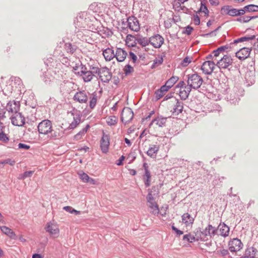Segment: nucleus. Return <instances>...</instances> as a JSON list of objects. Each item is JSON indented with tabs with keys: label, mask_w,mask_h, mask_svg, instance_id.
<instances>
[{
	"label": "nucleus",
	"mask_w": 258,
	"mask_h": 258,
	"mask_svg": "<svg viewBox=\"0 0 258 258\" xmlns=\"http://www.w3.org/2000/svg\"><path fill=\"white\" fill-rule=\"evenodd\" d=\"M185 31L183 33L187 34V35H190L191 31L193 30V28L190 26H187L185 28Z\"/></svg>",
	"instance_id": "nucleus-59"
},
{
	"label": "nucleus",
	"mask_w": 258,
	"mask_h": 258,
	"mask_svg": "<svg viewBox=\"0 0 258 258\" xmlns=\"http://www.w3.org/2000/svg\"><path fill=\"white\" fill-rule=\"evenodd\" d=\"M171 228L172 230L176 233L177 236H180L183 233V231L178 229L176 227H175L174 226V224L171 226Z\"/></svg>",
	"instance_id": "nucleus-55"
},
{
	"label": "nucleus",
	"mask_w": 258,
	"mask_h": 258,
	"mask_svg": "<svg viewBox=\"0 0 258 258\" xmlns=\"http://www.w3.org/2000/svg\"><path fill=\"white\" fill-rule=\"evenodd\" d=\"M228 15L232 17L238 16L237 9L235 8H231L230 11H229Z\"/></svg>",
	"instance_id": "nucleus-53"
},
{
	"label": "nucleus",
	"mask_w": 258,
	"mask_h": 258,
	"mask_svg": "<svg viewBox=\"0 0 258 258\" xmlns=\"http://www.w3.org/2000/svg\"><path fill=\"white\" fill-rule=\"evenodd\" d=\"M255 38V36L254 35L249 36H244L240 38H239L237 39H235L233 41V43L236 44L239 42H242L244 41H248L249 40H254Z\"/></svg>",
	"instance_id": "nucleus-27"
},
{
	"label": "nucleus",
	"mask_w": 258,
	"mask_h": 258,
	"mask_svg": "<svg viewBox=\"0 0 258 258\" xmlns=\"http://www.w3.org/2000/svg\"><path fill=\"white\" fill-rule=\"evenodd\" d=\"M156 124L158 125L160 127H162L163 126H165V123L167 121V118L166 117H163L162 116L158 117L156 118Z\"/></svg>",
	"instance_id": "nucleus-38"
},
{
	"label": "nucleus",
	"mask_w": 258,
	"mask_h": 258,
	"mask_svg": "<svg viewBox=\"0 0 258 258\" xmlns=\"http://www.w3.org/2000/svg\"><path fill=\"white\" fill-rule=\"evenodd\" d=\"M200 13H203L205 16L206 17H208L209 15V11L205 3H204L203 1H201V6L200 9L198 11L196 12L197 14H199Z\"/></svg>",
	"instance_id": "nucleus-24"
},
{
	"label": "nucleus",
	"mask_w": 258,
	"mask_h": 258,
	"mask_svg": "<svg viewBox=\"0 0 258 258\" xmlns=\"http://www.w3.org/2000/svg\"><path fill=\"white\" fill-rule=\"evenodd\" d=\"M81 71L80 72H75V74L82 76L83 75L86 73V72H88L89 70L87 68V67L83 65L82 63H81Z\"/></svg>",
	"instance_id": "nucleus-43"
},
{
	"label": "nucleus",
	"mask_w": 258,
	"mask_h": 258,
	"mask_svg": "<svg viewBox=\"0 0 258 258\" xmlns=\"http://www.w3.org/2000/svg\"><path fill=\"white\" fill-rule=\"evenodd\" d=\"M19 149H23L25 150H28L30 149V147L29 145H27L23 143H19L18 145Z\"/></svg>",
	"instance_id": "nucleus-63"
},
{
	"label": "nucleus",
	"mask_w": 258,
	"mask_h": 258,
	"mask_svg": "<svg viewBox=\"0 0 258 258\" xmlns=\"http://www.w3.org/2000/svg\"><path fill=\"white\" fill-rule=\"evenodd\" d=\"M42 77L43 78V80L45 82V84H49L51 81L50 78H48L47 75V73L46 71H44L42 73Z\"/></svg>",
	"instance_id": "nucleus-51"
},
{
	"label": "nucleus",
	"mask_w": 258,
	"mask_h": 258,
	"mask_svg": "<svg viewBox=\"0 0 258 258\" xmlns=\"http://www.w3.org/2000/svg\"><path fill=\"white\" fill-rule=\"evenodd\" d=\"M100 69L97 68V67L90 66L89 70H90L91 72H92V74H93V75L95 76V74L98 75V74L100 72Z\"/></svg>",
	"instance_id": "nucleus-54"
},
{
	"label": "nucleus",
	"mask_w": 258,
	"mask_h": 258,
	"mask_svg": "<svg viewBox=\"0 0 258 258\" xmlns=\"http://www.w3.org/2000/svg\"><path fill=\"white\" fill-rule=\"evenodd\" d=\"M208 230H207V227L203 231H201L202 238L206 239V241L208 240V236L209 235L208 233Z\"/></svg>",
	"instance_id": "nucleus-61"
},
{
	"label": "nucleus",
	"mask_w": 258,
	"mask_h": 258,
	"mask_svg": "<svg viewBox=\"0 0 258 258\" xmlns=\"http://www.w3.org/2000/svg\"><path fill=\"white\" fill-rule=\"evenodd\" d=\"M148 194L146 197L147 201L148 203L153 202L154 200L153 195L152 194V190H150V189H148Z\"/></svg>",
	"instance_id": "nucleus-52"
},
{
	"label": "nucleus",
	"mask_w": 258,
	"mask_h": 258,
	"mask_svg": "<svg viewBox=\"0 0 258 258\" xmlns=\"http://www.w3.org/2000/svg\"><path fill=\"white\" fill-rule=\"evenodd\" d=\"M182 3L179 1L178 0H175L172 3V6L173 9L176 12L181 11V9L182 6H181V4Z\"/></svg>",
	"instance_id": "nucleus-41"
},
{
	"label": "nucleus",
	"mask_w": 258,
	"mask_h": 258,
	"mask_svg": "<svg viewBox=\"0 0 258 258\" xmlns=\"http://www.w3.org/2000/svg\"><path fill=\"white\" fill-rule=\"evenodd\" d=\"M134 117V112L131 108H124L121 114V120L125 124L130 122Z\"/></svg>",
	"instance_id": "nucleus-6"
},
{
	"label": "nucleus",
	"mask_w": 258,
	"mask_h": 258,
	"mask_svg": "<svg viewBox=\"0 0 258 258\" xmlns=\"http://www.w3.org/2000/svg\"><path fill=\"white\" fill-rule=\"evenodd\" d=\"M150 38V44L155 48H160L164 43V39L159 34H156Z\"/></svg>",
	"instance_id": "nucleus-12"
},
{
	"label": "nucleus",
	"mask_w": 258,
	"mask_h": 258,
	"mask_svg": "<svg viewBox=\"0 0 258 258\" xmlns=\"http://www.w3.org/2000/svg\"><path fill=\"white\" fill-rule=\"evenodd\" d=\"M187 78V85L194 89H198L202 85L203 80L197 73L189 74L186 76Z\"/></svg>",
	"instance_id": "nucleus-2"
},
{
	"label": "nucleus",
	"mask_w": 258,
	"mask_h": 258,
	"mask_svg": "<svg viewBox=\"0 0 258 258\" xmlns=\"http://www.w3.org/2000/svg\"><path fill=\"white\" fill-rule=\"evenodd\" d=\"M258 251L253 247H249L246 248L245 254L241 258H256Z\"/></svg>",
	"instance_id": "nucleus-16"
},
{
	"label": "nucleus",
	"mask_w": 258,
	"mask_h": 258,
	"mask_svg": "<svg viewBox=\"0 0 258 258\" xmlns=\"http://www.w3.org/2000/svg\"><path fill=\"white\" fill-rule=\"evenodd\" d=\"M159 147L157 145H152L151 147H150L149 150L147 152V155L152 158H155L156 156V154L159 151Z\"/></svg>",
	"instance_id": "nucleus-23"
},
{
	"label": "nucleus",
	"mask_w": 258,
	"mask_h": 258,
	"mask_svg": "<svg viewBox=\"0 0 258 258\" xmlns=\"http://www.w3.org/2000/svg\"><path fill=\"white\" fill-rule=\"evenodd\" d=\"M151 177V176L150 171H146L143 175V179L146 187H149L150 185Z\"/></svg>",
	"instance_id": "nucleus-31"
},
{
	"label": "nucleus",
	"mask_w": 258,
	"mask_h": 258,
	"mask_svg": "<svg viewBox=\"0 0 258 258\" xmlns=\"http://www.w3.org/2000/svg\"><path fill=\"white\" fill-rule=\"evenodd\" d=\"M216 35V30L212 31L209 33L202 34V36L204 37H213Z\"/></svg>",
	"instance_id": "nucleus-56"
},
{
	"label": "nucleus",
	"mask_w": 258,
	"mask_h": 258,
	"mask_svg": "<svg viewBox=\"0 0 258 258\" xmlns=\"http://www.w3.org/2000/svg\"><path fill=\"white\" fill-rule=\"evenodd\" d=\"M81 179L85 182L88 181L89 176L85 173L83 172L80 174Z\"/></svg>",
	"instance_id": "nucleus-58"
},
{
	"label": "nucleus",
	"mask_w": 258,
	"mask_h": 258,
	"mask_svg": "<svg viewBox=\"0 0 258 258\" xmlns=\"http://www.w3.org/2000/svg\"><path fill=\"white\" fill-rule=\"evenodd\" d=\"M122 27H121V31L126 33L127 29L134 32H138L140 30V25L138 19L134 16L128 17L126 20L124 19L121 21Z\"/></svg>",
	"instance_id": "nucleus-1"
},
{
	"label": "nucleus",
	"mask_w": 258,
	"mask_h": 258,
	"mask_svg": "<svg viewBox=\"0 0 258 258\" xmlns=\"http://www.w3.org/2000/svg\"><path fill=\"white\" fill-rule=\"evenodd\" d=\"M178 79V77L172 76L166 82L165 85L169 89L177 82Z\"/></svg>",
	"instance_id": "nucleus-26"
},
{
	"label": "nucleus",
	"mask_w": 258,
	"mask_h": 258,
	"mask_svg": "<svg viewBox=\"0 0 258 258\" xmlns=\"http://www.w3.org/2000/svg\"><path fill=\"white\" fill-rule=\"evenodd\" d=\"M88 93L89 94L88 92ZM73 99L80 103H87L88 100L87 93L85 91H78L75 93Z\"/></svg>",
	"instance_id": "nucleus-10"
},
{
	"label": "nucleus",
	"mask_w": 258,
	"mask_h": 258,
	"mask_svg": "<svg viewBox=\"0 0 258 258\" xmlns=\"http://www.w3.org/2000/svg\"><path fill=\"white\" fill-rule=\"evenodd\" d=\"M182 221L186 224H192L194 222V219L192 218L188 213H184L182 216Z\"/></svg>",
	"instance_id": "nucleus-30"
},
{
	"label": "nucleus",
	"mask_w": 258,
	"mask_h": 258,
	"mask_svg": "<svg viewBox=\"0 0 258 258\" xmlns=\"http://www.w3.org/2000/svg\"><path fill=\"white\" fill-rule=\"evenodd\" d=\"M64 48L67 52L73 54L76 50L77 47L76 45H73L70 43H66L64 44Z\"/></svg>",
	"instance_id": "nucleus-32"
},
{
	"label": "nucleus",
	"mask_w": 258,
	"mask_h": 258,
	"mask_svg": "<svg viewBox=\"0 0 258 258\" xmlns=\"http://www.w3.org/2000/svg\"><path fill=\"white\" fill-rule=\"evenodd\" d=\"M13 105H15L14 108L12 107V103L11 102H9L7 104L6 109L9 112H15V113L17 112L18 109H19V107L17 105V103L14 102Z\"/></svg>",
	"instance_id": "nucleus-34"
},
{
	"label": "nucleus",
	"mask_w": 258,
	"mask_h": 258,
	"mask_svg": "<svg viewBox=\"0 0 258 258\" xmlns=\"http://www.w3.org/2000/svg\"><path fill=\"white\" fill-rule=\"evenodd\" d=\"M232 63L233 59L231 56L226 54L224 55L222 58L217 61L216 66L220 69H228L230 71L231 69L229 68V67L232 66Z\"/></svg>",
	"instance_id": "nucleus-4"
},
{
	"label": "nucleus",
	"mask_w": 258,
	"mask_h": 258,
	"mask_svg": "<svg viewBox=\"0 0 258 258\" xmlns=\"http://www.w3.org/2000/svg\"><path fill=\"white\" fill-rule=\"evenodd\" d=\"M118 120L117 117L115 116H112L109 117L106 120L107 123L108 125L111 126L115 125Z\"/></svg>",
	"instance_id": "nucleus-40"
},
{
	"label": "nucleus",
	"mask_w": 258,
	"mask_h": 258,
	"mask_svg": "<svg viewBox=\"0 0 258 258\" xmlns=\"http://www.w3.org/2000/svg\"><path fill=\"white\" fill-rule=\"evenodd\" d=\"M149 207L151 209L150 212L154 215H158L159 213L158 206L156 202H151L149 203Z\"/></svg>",
	"instance_id": "nucleus-25"
},
{
	"label": "nucleus",
	"mask_w": 258,
	"mask_h": 258,
	"mask_svg": "<svg viewBox=\"0 0 258 258\" xmlns=\"http://www.w3.org/2000/svg\"><path fill=\"white\" fill-rule=\"evenodd\" d=\"M183 240L191 243L195 241V238L194 237V235H192L190 233H188L183 236Z\"/></svg>",
	"instance_id": "nucleus-44"
},
{
	"label": "nucleus",
	"mask_w": 258,
	"mask_h": 258,
	"mask_svg": "<svg viewBox=\"0 0 258 258\" xmlns=\"http://www.w3.org/2000/svg\"><path fill=\"white\" fill-rule=\"evenodd\" d=\"M191 90V88H190L189 86H184V88L183 90L180 89L179 95L180 97V99L182 100H186L189 94V93L190 92Z\"/></svg>",
	"instance_id": "nucleus-21"
},
{
	"label": "nucleus",
	"mask_w": 258,
	"mask_h": 258,
	"mask_svg": "<svg viewBox=\"0 0 258 258\" xmlns=\"http://www.w3.org/2000/svg\"><path fill=\"white\" fill-rule=\"evenodd\" d=\"M124 74L126 76L128 75L132 72L134 71V68L130 64H127L125 66L124 69Z\"/></svg>",
	"instance_id": "nucleus-46"
},
{
	"label": "nucleus",
	"mask_w": 258,
	"mask_h": 258,
	"mask_svg": "<svg viewBox=\"0 0 258 258\" xmlns=\"http://www.w3.org/2000/svg\"><path fill=\"white\" fill-rule=\"evenodd\" d=\"M132 60L134 63H135L137 60V56L132 51L129 52V57Z\"/></svg>",
	"instance_id": "nucleus-57"
},
{
	"label": "nucleus",
	"mask_w": 258,
	"mask_h": 258,
	"mask_svg": "<svg viewBox=\"0 0 258 258\" xmlns=\"http://www.w3.org/2000/svg\"><path fill=\"white\" fill-rule=\"evenodd\" d=\"M114 54V51L110 48H107L103 51V55L107 61H110L113 58Z\"/></svg>",
	"instance_id": "nucleus-22"
},
{
	"label": "nucleus",
	"mask_w": 258,
	"mask_h": 258,
	"mask_svg": "<svg viewBox=\"0 0 258 258\" xmlns=\"http://www.w3.org/2000/svg\"><path fill=\"white\" fill-rule=\"evenodd\" d=\"M230 48L231 47L228 45L222 46L218 47L217 49L214 50L213 51V54H214V56L217 57L219 56L220 52L224 51L228 49H230Z\"/></svg>",
	"instance_id": "nucleus-28"
},
{
	"label": "nucleus",
	"mask_w": 258,
	"mask_h": 258,
	"mask_svg": "<svg viewBox=\"0 0 258 258\" xmlns=\"http://www.w3.org/2000/svg\"><path fill=\"white\" fill-rule=\"evenodd\" d=\"M168 90L169 89L165 85L161 86L159 89L157 90L155 92L156 100H159L162 98Z\"/></svg>",
	"instance_id": "nucleus-20"
},
{
	"label": "nucleus",
	"mask_w": 258,
	"mask_h": 258,
	"mask_svg": "<svg viewBox=\"0 0 258 258\" xmlns=\"http://www.w3.org/2000/svg\"><path fill=\"white\" fill-rule=\"evenodd\" d=\"M218 231L219 232V235L224 237L228 236L229 233V227L224 223H220L217 227Z\"/></svg>",
	"instance_id": "nucleus-17"
},
{
	"label": "nucleus",
	"mask_w": 258,
	"mask_h": 258,
	"mask_svg": "<svg viewBox=\"0 0 258 258\" xmlns=\"http://www.w3.org/2000/svg\"><path fill=\"white\" fill-rule=\"evenodd\" d=\"M194 21L196 25H199L200 23V19L198 14L194 15Z\"/></svg>",
	"instance_id": "nucleus-60"
},
{
	"label": "nucleus",
	"mask_w": 258,
	"mask_h": 258,
	"mask_svg": "<svg viewBox=\"0 0 258 258\" xmlns=\"http://www.w3.org/2000/svg\"><path fill=\"white\" fill-rule=\"evenodd\" d=\"M137 41L139 44L142 45L143 47H145L150 43V38L148 39L146 37H141L138 38Z\"/></svg>",
	"instance_id": "nucleus-36"
},
{
	"label": "nucleus",
	"mask_w": 258,
	"mask_h": 258,
	"mask_svg": "<svg viewBox=\"0 0 258 258\" xmlns=\"http://www.w3.org/2000/svg\"><path fill=\"white\" fill-rule=\"evenodd\" d=\"M34 173V171H26L24 172L23 174L25 177V178L30 177L32 176V174Z\"/></svg>",
	"instance_id": "nucleus-64"
},
{
	"label": "nucleus",
	"mask_w": 258,
	"mask_h": 258,
	"mask_svg": "<svg viewBox=\"0 0 258 258\" xmlns=\"http://www.w3.org/2000/svg\"><path fill=\"white\" fill-rule=\"evenodd\" d=\"M90 100L89 101V107L91 109H93L96 105L97 96L96 94L93 93L92 96L90 97Z\"/></svg>",
	"instance_id": "nucleus-33"
},
{
	"label": "nucleus",
	"mask_w": 258,
	"mask_h": 258,
	"mask_svg": "<svg viewBox=\"0 0 258 258\" xmlns=\"http://www.w3.org/2000/svg\"><path fill=\"white\" fill-rule=\"evenodd\" d=\"M127 56V52L123 49L117 48L114 54V57L119 62H122L124 60Z\"/></svg>",
	"instance_id": "nucleus-18"
},
{
	"label": "nucleus",
	"mask_w": 258,
	"mask_h": 258,
	"mask_svg": "<svg viewBox=\"0 0 258 258\" xmlns=\"http://www.w3.org/2000/svg\"><path fill=\"white\" fill-rule=\"evenodd\" d=\"M0 229L2 232L9 236L11 239H16L17 238L16 235L10 228L2 226H0Z\"/></svg>",
	"instance_id": "nucleus-19"
},
{
	"label": "nucleus",
	"mask_w": 258,
	"mask_h": 258,
	"mask_svg": "<svg viewBox=\"0 0 258 258\" xmlns=\"http://www.w3.org/2000/svg\"><path fill=\"white\" fill-rule=\"evenodd\" d=\"M52 125L51 121L48 119H45L41 121L37 126L38 131L39 134L47 135L51 133Z\"/></svg>",
	"instance_id": "nucleus-3"
},
{
	"label": "nucleus",
	"mask_w": 258,
	"mask_h": 258,
	"mask_svg": "<svg viewBox=\"0 0 258 258\" xmlns=\"http://www.w3.org/2000/svg\"><path fill=\"white\" fill-rule=\"evenodd\" d=\"M84 135L85 133H83L82 130H81L74 136V139L76 140H79L81 139L82 136Z\"/></svg>",
	"instance_id": "nucleus-62"
},
{
	"label": "nucleus",
	"mask_w": 258,
	"mask_h": 258,
	"mask_svg": "<svg viewBox=\"0 0 258 258\" xmlns=\"http://www.w3.org/2000/svg\"><path fill=\"white\" fill-rule=\"evenodd\" d=\"M216 65V64H215V63L213 61H205L201 67V70L204 74L206 75H211Z\"/></svg>",
	"instance_id": "nucleus-9"
},
{
	"label": "nucleus",
	"mask_w": 258,
	"mask_h": 258,
	"mask_svg": "<svg viewBox=\"0 0 258 258\" xmlns=\"http://www.w3.org/2000/svg\"><path fill=\"white\" fill-rule=\"evenodd\" d=\"M191 61V58L189 57H185L181 62V64L183 67H186Z\"/></svg>",
	"instance_id": "nucleus-50"
},
{
	"label": "nucleus",
	"mask_w": 258,
	"mask_h": 258,
	"mask_svg": "<svg viewBox=\"0 0 258 258\" xmlns=\"http://www.w3.org/2000/svg\"><path fill=\"white\" fill-rule=\"evenodd\" d=\"M46 232H48L51 235L54 237H57L59 233V229L57 226L51 223H48L45 227Z\"/></svg>",
	"instance_id": "nucleus-14"
},
{
	"label": "nucleus",
	"mask_w": 258,
	"mask_h": 258,
	"mask_svg": "<svg viewBox=\"0 0 258 258\" xmlns=\"http://www.w3.org/2000/svg\"><path fill=\"white\" fill-rule=\"evenodd\" d=\"M176 104L174 105L173 110L171 111L174 115H177L181 113L183 109V103L176 98H174Z\"/></svg>",
	"instance_id": "nucleus-15"
},
{
	"label": "nucleus",
	"mask_w": 258,
	"mask_h": 258,
	"mask_svg": "<svg viewBox=\"0 0 258 258\" xmlns=\"http://www.w3.org/2000/svg\"><path fill=\"white\" fill-rule=\"evenodd\" d=\"M231 6H224L222 7L221 10V13L222 15H228V11H230Z\"/></svg>",
	"instance_id": "nucleus-47"
},
{
	"label": "nucleus",
	"mask_w": 258,
	"mask_h": 258,
	"mask_svg": "<svg viewBox=\"0 0 258 258\" xmlns=\"http://www.w3.org/2000/svg\"><path fill=\"white\" fill-rule=\"evenodd\" d=\"M110 145V137L108 135L103 132L102 137L100 140V148L102 152L106 153L108 151Z\"/></svg>",
	"instance_id": "nucleus-7"
},
{
	"label": "nucleus",
	"mask_w": 258,
	"mask_h": 258,
	"mask_svg": "<svg viewBox=\"0 0 258 258\" xmlns=\"http://www.w3.org/2000/svg\"><path fill=\"white\" fill-rule=\"evenodd\" d=\"M207 230H208V233L209 236H210L211 238L213 237L216 234H218L217 228L213 227L211 224H209L208 225V226L207 227Z\"/></svg>",
	"instance_id": "nucleus-29"
},
{
	"label": "nucleus",
	"mask_w": 258,
	"mask_h": 258,
	"mask_svg": "<svg viewBox=\"0 0 258 258\" xmlns=\"http://www.w3.org/2000/svg\"><path fill=\"white\" fill-rule=\"evenodd\" d=\"M229 249L231 252H236L242 248L243 244L239 239L234 238L229 241Z\"/></svg>",
	"instance_id": "nucleus-11"
},
{
	"label": "nucleus",
	"mask_w": 258,
	"mask_h": 258,
	"mask_svg": "<svg viewBox=\"0 0 258 258\" xmlns=\"http://www.w3.org/2000/svg\"><path fill=\"white\" fill-rule=\"evenodd\" d=\"M63 209L68 212H70L71 213H75L76 215L80 213V211H78L74 209H73L70 206H65L63 207Z\"/></svg>",
	"instance_id": "nucleus-48"
},
{
	"label": "nucleus",
	"mask_w": 258,
	"mask_h": 258,
	"mask_svg": "<svg viewBox=\"0 0 258 258\" xmlns=\"http://www.w3.org/2000/svg\"><path fill=\"white\" fill-rule=\"evenodd\" d=\"M236 21L240 23H247L249 22V19L248 16H245L237 18Z\"/></svg>",
	"instance_id": "nucleus-49"
},
{
	"label": "nucleus",
	"mask_w": 258,
	"mask_h": 258,
	"mask_svg": "<svg viewBox=\"0 0 258 258\" xmlns=\"http://www.w3.org/2000/svg\"><path fill=\"white\" fill-rule=\"evenodd\" d=\"M80 122V117H74V120L70 124L69 128L70 129L75 128Z\"/></svg>",
	"instance_id": "nucleus-42"
},
{
	"label": "nucleus",
	"mask_w": 258,
	"mask_h": 258,
	"mask_svg": "<svg viewBox=\"0 0 258 258\" xmlns=\"http://www.w3.org/2000/svg\"><path fill=\"white\" fill-rule=\"evenodd\" d=\"M0 141L4 143H7L9 141V137L3 131L0 133Z\"/></svg>",
	"instance_id": "nucleus-45"
},
{
	"label": "nucleus",
	"mask_w": 258,
	"mask_h": 258,
	"mask_svg": "<svg viewBox=\"0 0 258 258\" xmlns=\"http://www.w3.org/2000/svg\"><path fill=\"white\" fill-rule=\"evenodd\" d=\"M251 50V48L244 47L236 52V56L239 59L243 60L249 56Z\"/></svg>",
	"instance_id": "nucleus-13"
},
{
	"label": "nucleus",
	"mask_w": 258,
	"mask_h": 258,
	"mask_svg": "<svg viewBox=\"0 0 258 258\" xmlns=\"http://www.w3.org/2000/svg\"><path fill=\"white\" fill-rule=\"evenodd\" d=\"M12 123L16 126H22L24 125L25 117L20 112H16L11 117Z\"/></svg>",
	"instance_id": "nucleus-8"
},
{
	"label": "nucleus",
	"mask_w": 258,
	"mask_h": 258,
	"mask_svg": "<svg viewBox=\"0 0 258 258\" xmlns=\"http://www.w3.org/2000/svg\"><path fill=\"white\" fill-rule=\"evenodd\" d=\"M247 13L258 12V6L250 4L245 6V9Z\"/></svg>",
	"instance_id": "nucleus-35"
},
{
	"label": "nucleus",
	"mask_w": 258,
	"mask_h": 258,
	"mask_svg": "<svg viewBox=\"0 0 258 258\" xmlns=\"http://www.w3.org/2000/svg\"><path fill=\"white\" fill-rule=\"evenodd\" d=\"M195 235H194V237L195 238V241H206V239L204 238H202L201 231L200 229H197L196 231L194 232Z\"/></svg>",
	"instance_id": "nucleus-37"
},
{
	"label": "nucleus",
	"mask_w": 258,
	"mask_h": 258,
	"mask_svg": "<svg viewBox=\"0 0 258 258\" xmlns=\"http://www.w3.org/2000/svg\"><path fill=\"white\" fill-rule=\"evenodd\" d=\"M98 75L99 79L104 83H108L112 77L111 73L106 67L100 68V72Z\"/></svg>",
	"instance_id": "nucleus-5"
},
{
	"label": "nucleus",
	"mask_w": 258,
	"mask_h": 258,
	"mask_svg": "<svg viewBox=\"0 0 258 258\" xmlns=\"http://www.w3.org/2000/svg\"><path fill=\"white\" fill-rule=\"evenodd\" d=\"M82 76H83V79L84 82H89L91 81V80L93 79V77L94 76L93 74H92V73L91 72L90 70H89L88 72H86V73L83 75Z\"/></svg>",
	"instance_id": "nucleus-39"
}]
</instances>
